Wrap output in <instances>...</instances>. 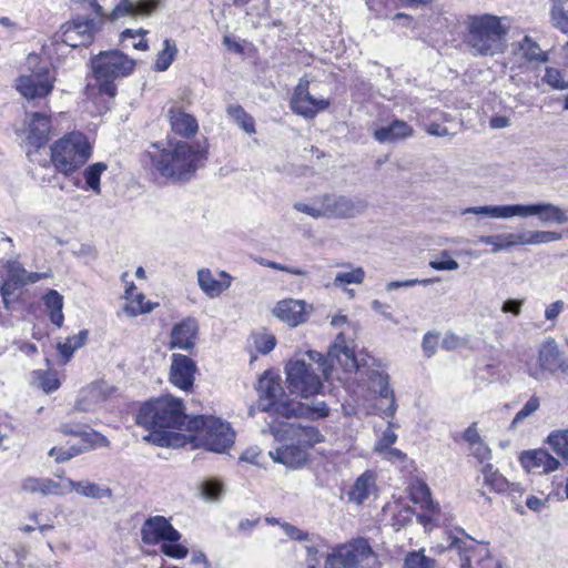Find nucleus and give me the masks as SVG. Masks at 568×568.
I'll return each instance as SVG.
<instances>
[{
	"instance_id": "obj_1",
	"label": "nucleus",
	"mask_w": 568,
	"mask_h": 568,
	"mask_svg": "<svg viewBox=\"0 0 568 568\" xmlns=\"http://www.w3.org/2000/svg\"><path fill=\"white\" fill-rule=\"evenodd\" d=\"M335 364L346 373L358 368V359L346 341V331L337 334L326 357L316 351H307L297 354L286 364V381L291 393L304 398L320 394L323 381L329 378Z\"/></svg>"
},
{
	"instance_id": "obj_2",
	"label": "nucleus",
	"mask_w": 568,
	"mask_h": 568,
	"mask_svg": "<svg viewBox=\"0 0 568 568\" xmlns=\"http://www.w3.org/2000/svg\"><path fill=\"white\" fill-rule=\"evenodd\" d=\"M235 434L230 424L213 416H194L189 419L185 433L166 432L151 436L153 444L166 447H183L187 443L214 453H225L234 444Z\"/></svg>"
},
{
	"instance_id": "obj_3",
	"label": "nucleus",
	"mask_w": 568,
	"mask_h": 568,
	"mask_svg": "<svg viewBox=\"0 0 568 568\" xmlns=\"http://www.w3.org/2000/svg\"><path fill=\"white\" fill-rule=\"evenodd\" d=\"M257 392L261 397L260 408L285 418L306 417L317 418L328 415V407L324 402L313 406H305L291 399L283 390L280 376L265 372L257 382Z\"/></svg>"
},
{
	"instance_id": "obj_4",
	"label": "nucleus",
	"mask_w": 568,
	"mask_h": 568,
	"mask_svg": "<svg viewBox=\"0 0 568 568\" xmlns=\"http://www.w3.org/2000/svg\"><path fill=\"white\" fill-rule=\"evenodd\" d=\"M270 432L280 442H291L288 445L270 450V457L275 463L293 469L301 467L307 460L306 447L316 443L318 437L314 427L288 422H272Z\"/></svg>"
},
{
	"instance_id": "obj_5",
	"label": "nucleus",
	"mask_w": 568,
	"mask_h": 568,
	"mask_svg": "<svg viewBox=\"0 0 568 568\" xmlns=\"http://www.w3.org/2000/svg\"><path fill=\"white\" fill-rule=\"evenodd\" d=\"M189 419L184 413L182 400L170 395L145 403L136 416L139 425L151 429L150 434L144 437L151 443H153L151 436L155 433H185Z\"/></svg>"
},
{
	"instance_id": "obj_6",
	"label": "nucleus",
	"mask_w": 568,
	"mask_h": 568,
	"mask_svg": "<svg viewBox=\"0 0 568 568\" xmlns=\"http://www.w3.org/2000/svg\"><path fill=\"white\" fill-rule=\"evenodd\" d=\"M146 154L162 176L175 181L189 179L195 172L200 160V152L182 141L164 149L154 144Z\"/></svg>"
},
{
	"instance_id": "obj_7",
	"label": "nucleus",
	"mask_w": 568,
	"mask_h": 568,
	"mask_svg": "<svg viewBox=\"0 0 568 568\" xmlns=\"http://www.w3.org/2000/svg\"><path fill=\"white\" fill-rule=\"evenodd\" d=\"M467 43L481 55H495L503 50V40L509 30L506 17L493 14L468 16Z\"/></svg>"
},
{
	"instance_id": "obj_8",
	"label": "nucleus",
	"mask_w": 568,
	"mask_h": 568,
	"mask_svg": "<svg viewBox=\"0 0 568 568\" xmlns=\"http://www.w3.org/2000/svg\"><path fill=\"white\" fill-rule=\"evenodd\" d=\"M141 538L145 545L161 544V552L172 559H184L189 555L187 547L180 542L182 535L163 516L148 518L141 527Z\"/></svg>"
},
{
	"instance_id": "obj_9",
	"label": "nucleus",
	"mask_w": 568,
	"mask_h": 568,
	"mask_svg": "<svg viewBox=\"0 0 568 568\" xmlns=\"http://www.w3.org/2000/svg\"><path fill=\"white\" fill-rule=\"evenodd\" d=\"M90 155L91 146L81 132H71L51 146V162L63 174L75 171Z\"/></svg>"
},
{
	"instance_id": "obj_10",
	"label": "nucleus",
	"mask_w": 568,
	"mask_h": 568,
	"mask_svg": "<svg viewBox=\"0 0 568 568\" xmlns=\"http://www.w3.org/2000/svg\"><path fill=\"white\" fill-rule=\"evenodd\" d=\"M134 65V60L118 50L101 52L92 61L94 75L101 83L100 90L109 95H114V79L130 74Z\"/></svg>"
},
{
	"instance_id": "obj_11",
	"label": "nucleus",
	"mask_w": 568,
	"mask_h": 568,
	"mask_svg": "<svg viewBox=\"0 0 568 568\" xmlns=\"http://www.w3.org/2000/svg\"><path fill=\"white\" fill-rule=\"evenodd\" d=\"M377 557L365 539L336 547L325 560V568H377Z\"/></svg>"
},
{
	"instance_id": "obj_12",
	"label": "nucleus",
	"mask_w": 568,
	"mask_h": 568,
	"mask_svg": "<svg viewBox=\"0 0 568 568\" xmlns=\"http://www.w3.org/2000/svg\"><path fill=\"white\" fill-rule=\"evenodd\" d=\"M103 18L89 19L75 18L64 23L55 34L57 40L71 48L88 45L92 42L94 34L101 29Z\"/></svg>"
},
{
	"instance_id": "obj_13",
	"label": "nucleus",
	"mask_w": 568,
	"mask_h": 568,
	"mask_svg": "<svg viewBox=\"0 0 568 568\" xmlns=\"http://www.w3.org/2000/svg\"><path fill=\"white\" fill-rule=\"evenodd\" d=\"M54 81V73L48 67L41 65L30 73L20 75L16 89L27 100L43 99L52 92Z\"/></svg>"
},
{
	"instance_id": "obj_14",
	"label": "nucleus",
	"mask_w": 568,
	"mask_h": 568,
	"mask_svg": "<svg viewBox=\"0 0 568 568\" xmlns=\"http://www.w3.org/2000/svg\"><path fill=\"white\" fill-rule=\"evenodd\" d=\"M328 106L329 100L315 95L307 77L301 78L291 100L293 112L306 119H313L318 112L326 110Z\"/></svg>"
},
{
	"instance_id": "obj_15",
	"label": "nucleus",
	"mask_w": 568,
	"mask_h": 568,
	"mask_svg": "<svg viewBox=\"0 0 568 568\" xmlns=\"http://www.w3.org/2000/svg\"><path fill=\"white\" fill-rule=\"evenodd\" d=\"M324 219H352L362 214L367 203L361 199L347 197L341 194L321 195Z\"/></svg>"
},
{
	"instance_id": "obj_16",
	"label": "nucleus",
	"mask_w": 568,
	"mask_h": 568,
	"mask_svg": "<svg viewBox=\"0 0 568 568\" xmlns=\"http://www.w3.org/2000/svg\"><path fill=\"white\" fill-rule=\"evenodd\" d=\"M538 364L539 368L531 369L529 375L536 379H540L545 371L556 372V371H568V364L564 361L561 352L558 348V344L554 338L546 339L538 353Z\"/></svg>"
},
{
	"instance_id": "obj_17",
	"label": "nucleus",
	"mask_w": 568,
	"mask_h": 568,
	"mask_svg": "<svg viewBox=\"0 0 568 568\" xmlns=\"http://www.w3.org/2000/svg\"><path fill=\"white\" fill-rule=\"evenodd\" d=\"M516 216H536L541 223L564 224L568 222L566 212L558 205L550 202L534 204H515Z\"/></svg>"
},
{
	"instance_id": "obj_18",
	"label": "nucleus",
	"mask_w": 568,
	"mask_h": 568,
	"mask_svg": "<svg viewBox=\"0 0 568 568\" xmlns=\"http://www.w3.org/2000/svg\"><path fill=\"white\" fill-rule=\"evenodd\" d=\"M51 119L41 112L27 113L23 123L26 141L33 148L40 149L49 141Z\"/></svg>"
},
{
	"instance_id": "obj_19",
	"label": "nucleus",
	"mask_w": 568,
	"mask_h": 568,
	"mask_svg": "<svg viewBox=\"0 0 568 568\" xmlns=\"http://www.w3.org/2000/svg\"><path fill=\"white\" fill-rule=\"evenodd\" d=\"M523 468L532 474H549L559 468L560 462L546 449L525 450L519 455Z\"/></svg>"
},
{
	"instance_id": "obj_20",
	"label": "nucleus",
	"mask_w": 568,
	"mask_h": 568,
	"mask_svg": "<svg viewBox=\"0 0 568 568\" xmlns=\"http://www.w3.org/2000/svg\"><path fill=\"white\" fill-rule=\"evenodd\" d=\"M195 371L196 365L190 357L182 354H173L169 379L180 389L189 390L193 386Z\"/></svg>"
},
{
	"instance_id": "obj_21",
	"label": "nucleus",
	"mask_w": 568,
	"mask_h": 568,
	"mask_svg": "<svg viewBox=\"0 0 568 568\" xmlns=\"http://www.w3.org/2000/svg\"><path fill=\"white\" fill-rule=\"evenodd\" d=\"M312 310L302 300H284L276 304L273 313L290 326H297L307 321Z\"/></svg>"
},
{
	"instance_id": "obj_22",
	"label": "nucleus",
	"mask_w": 568,
	"mask_h": 568,
	"mask_svg": "<svg viewBox=\"0 0 568 568\" xmlns=\"http://www.w3.org/2000/svg\"><path fill=\"white\" fill-rule=\"evenodd\" d=\"M199 326L194 318L187 317L175 324L170 334V348L190 351L195 346Z\"/></svg>"
},
{
	"instance_id": "obj_23",
	"label": "nucleus",
	"mask_w": 568,
	"mask_h": 568,
	"mask_svg": "<svg viewBox=\"0 0 568 568\" xmlns=\"http://www.w3.org/2000/svg\"><path fill=\"white\" fill-rule=\"evenodd\" d=\"M168 119L172 131L180 136L191 138L197 133L199 124L196 119L185 112L181 105H172L168 111Z\"/></svg>"
},
{
	"instance_id": "obj_24",
	"label": "nucleus",
	"mask_w": 568,
	"mask_h": 568,
	"mask_svg": "<svg viewBox=\"0 0 568 568\" xmlns=\"http://www.w3.org/2000/svg\"><path fill=\"white\" fill-rule=\"evenodd\" d=\"M160 4V0H121L113 9L111 19L116 20L122 17H148Z\"/></svg>"
},
{
	"instance_id": "obj_25",
	"label": "nucleus",
	"mask_w": 568,
	"mask_h": 568,
	"mask_svg": "<svg viewBox=\"0 0 568 568\" xmlns=\"http://www.w3.org/2000/svg\"><path fill=\"white\" fill-rule=\"evenodd\" d=\"M68 493H77L78 495L95 500L112 499L113 493L109 486L92 483L88 479L73 480L65 479L64 483Z\"/></svg>"
},
{
	"instance_id": "obj_26",
	"label": "nucleus",
	"mask_w": 568,
	"mask_h": 568,
	"mask_svg": "<svg viewBox=\"0 0 568 568\" xmlns=\"http://www.w3.org/2000/svg\"><path fill=\"white\" fill-rule=\"evenodd\" d=\"M376 474L372 470L364 471L348 491V499L356 505H362L371 496L376 495Z\"/></svg>"
},
{
	"instance_id": "obj_27",
	"label": "nucleus",
	"mask_w": 568,
	"mask_h": 568,
	"mask_svg": "<svg viewBox=\"0 0 568 568\" xmlns=\"http://www.w3.org/2000/svg\"><path fill=\"white\" fill-rule=\"evenodd\" d=\"M353 372L358 373L361 377L366 376L369 385L368 387L375 393L378 394L381 397L387 398L388 396L392 397L390 402V414H394L395 412V402L393 392L389 389V383H388V375L379 372L377 369H365L364 366H362L358 363V368L354 369Z\"/></svg>"
},
{
	"instance_id": "obj_28",
	"label": "nucleus",
	"mask_w": 568,
	"mask_h": 568,
	"mask_svg": "<svg viewBox=\"0 0 568 568\" xmlns=\"http://www.w3.org/2000/svg\"><path fill=\"white\" fill-rule=\"evenodd\" d=\"M21 490L24 493L36 494L40 493L47 495L62 496L67 494L64 484L55 481L50 478L28 477L21 483Z\"/></svg>"
},
{
	"instance_id": "obj_29",
	"label": "nucleus",
	"mask_w": 568,
	"mask_h": 568,
	"mask_svg": "<svg viewBox=\"0 0 568 568\" xmlns=\"http://www.w3.org/2000/svg\"><path fill=\"white\" fill-rule=\"evenodd\" d=\"M413 128L405 121L394 120L389 125L377 128L373 132L379 143H394L413 135Z\"/></svg>"
},
{
	"instance_id": "obj_30",
	"label": "nucleus",
	"mask_w": 568,
	"mask_h": 568,
	"mask_svg": "<svg viewBox=\"0 0 568 568\" xmlns=\"http://www.w3.org/2000/svg\"><path fill=\"white\" fill-rule=\"evenodd\" d=\"M221 276L224 280L217 281L209 268H201L197 272V284L209 297L214 298L231 286V276L225 272H221Z\"/></svg>"
},
{
	"instance_id": "obj_31",
	"label": "nucleus",
	"mask_w": 568,
	"mask_h": 568,
	"mask_svg": "<svg viewBox=\"0 0 568 568\" xmlns=\"http://www.w3.org/2000/svg\"><path fill=\"white\" fill-rule=\"evenodd\" d=\"M478 243L490 245L493 253L510 250L517 245H521V234L518 233H500L495 235H481L477 240Z\"/></svg>"
},
{
	"instance_id": "obj_32",
	"label": "nucleus",
	"mask_w": 568,
	"mask_h": 568,
	"mask_svg": "<svg viewBox=\"0 0 568 568\" xmlns=\"http://www.w3.org/2000/svg\"><path fill=\"white\" fill-rule=\"evenodd\" d=\"M460 214L484 215L490 219H511L516 216V210L515 204L469 206L462 210Z\"/></svg>"
},
{
	"instance_id": "obj_33",
	"label": "nucleus",
	"mask_w": 568,
	"mask_h": 568,
	"mask_svg": "<svg viewBox=\"0 0 568 568\" xmlns=\"http://www.w3.org/2000/svg\"><path fill=\"white\" fill-rule=\"evenodd\" d=\"M4 267L7 270L6 277L22 285L36 283L49 276L48 273H29L18 261L14 260L7 261Z\"/></svg>"
},
{
	"instance_id": "obj_34",
	"label": "nucleus",
	"mask_w": 568,
	"mask_h": 568,
	"mask_svg": "<svg viewBox=\"0 0 568 568\" xmlns=\"http://www.w3.org/2000/svg\"><path fill=\"white\" fill-rule=\"evenodd\" d=\"M133 284L125 290V298L128 302L123 308L124 312L132 317L151 312L154 305L145 301V296L142 293L133 294Z\"/></svg>"
},
{
	"instance_id": "obj_35",
	"label": "nucleus",
	"mask_w": 568,
	"mask_h": 568,
	"mask_svg": "<svg viewBox=\"0 0 568 568\" xmlns=\"http://www.w3.org/2000/svg\"><path fill=\"white\" fill-rule=\"evenodd\" d=\"M518 50L521 57L528 62L546 63L549 61L547 51L541 50L539 44L529 36H525L518 42Z\"/></svg>"
},
{
	"instance_id": "obj_36",
	"label": "nucleus",
	"mask_w": 568,
	"mask_h": 568,
	"mask_svg": "<svg viewBox=\"0 0 568 568\" xmlns=\"http://www.w3.org/2000/svg\"><path fill=\"white\" fill-rule=\"evenodd\" d=\"M549 6L551 26L568 34V0H549Z\"/></svg>"
},
{
	"instance_id": "obj_37",
	"label": "nucleus",
	"mask_w": 568,
	"mask_h": 568,
	"mask_svg": "<svg viewBox=\"0 0 568 568\" xmlns=\"http://www.w3.org/2000/svg\"><path fill=\"white\" fill-rule=\"evenodd\" d=\"M43 302L49 311V317L52 324L61 327L64 321L62 313L63 296L55 290H50L44 296Z\"/></svg>"
},
{
	"instance_id": "obj_38",
	"label": "nucleus",
	"mask_w": 568,
	"mask_h": 568,
	"mask_svg": "<svg viewBox=\"0 0 568 568\" xmlns=\"http://www.w3.org/2000/svg\"><path fill=\"white\" fill-rule=\"evenodd\" d=\"M410 495L414 503L420 504L428 513L433 515L439 514V504L433 500L432 491L425 483L413 485Z\"/></svg>"
},
{
	"instance_id": "obj_39",
	"label": "nucleus",
	"mask_w": 568,
	"mask_h": 568,
	"mask_svg": "<svg viewBox=\"0 0 568 568\" xmlns=\"http://www.w3.org/2000/svg\"><path fill=\"white\" fill-rule=\"evenodd\" d=\"M541 83L551 90L565 91L568 90V75L564 70L556 67H546L541 77Z\"/></svg>"
},
{
	"instance_id": "obj_40",
	"label": "nucleus",
	"mask_w": 568,
	"mask_h": 568,
	"mask_svg": "<svg viewBox=\"0 0 568 568\" xmlns=\"http://www.w3.org/2000/svg\"><path fill=\"white\" fill-rule=\"evenodd\" d=\"M88 331H80L77 335L68 337L63 343L58 344V351L63 357V363H67L72 357L74 351L82 347L88 339Z\"/></svg>"
},
{
	"instance_id": "obj_41",
	"label": "nucleus",
	"mask_w": 568,
	"mask_h": 568,
	"mask_svg": "<svg viewBox=\"0 0 568 568\" xmlns=\"http://www.w3.org/2000/svg\"><path fill=\"white\" fill-rule=\"evenodd\" d=\"M521 234V245H539L557 242L562 239L561 233L555 231H531Z\"/></svg>"
},
{
	"instance_id": "obj_42",
	"label": "nucleus",
	"mask_w": 568,
	"mask_h": 568,
	"mask_svg": "<svg viewBox=\"0 0 568 568\" xmlns=\"http://www.w3.org/2000/svg\"><path fill=\"white\" fill-rule=\"evenodd\" d=\"M481 473L484 484L488 486L491 490L503 493L507 489V479L501 474H499L497 469H494L491 464H486L483 467Z\"/></svg>"
},
{
	"instance_id": "obj_43",
	"label": "nucleus",
	"mask_w": 568,
	"mask_h": 568,
	"mask_svg": "<svg viewBox=\"0 0 568 568\" xmlns=\"http://www.w3.org/2000/svg\"><path fill=\"white\" fill-rule=\"evenodd\" d=\"M226 113L246 133L252 134L255 132L253 118L247 114L240 104L229 105Z\"/></svg>"
},
{
	"instance_id": "obj_44",
	"label": "nucleus",
	"mask_w": 568,
	"mask_h": 568,
	"mask_svg": "<svg viewBox=\"0 0 568 568\" xmlns=\"http://www.w3.org/2000/svg\"><path fill=\"white\" fill-rule=\"evenodd\" d=\"M101 404L97 393L91 385L82 388L74 404V409L79 412L94 410Z\"/></svg>"
},
{
	"instance_id": "obj_45",
	"label": "nucleus",
	"mask_w": 568,
	"mask_h": 568,
	"mask_svg": "<svg viewBox=\"0 0 568 568\" xmlns=\"http://www.w3.org/2000/svg\"><path fill=\"white\" fill-rule=\"evenodd\" d=\"M163 44L164 47L158 53L154 63V69L160 72L169 69L178 53V48L172 40L165 39Z\"/></svg>"
},
{
	"instance_id": "obj_46",
	"label": "nucleus",
	"mask_w": 568,
	"mask_h": 568,
	"mask_svg": "<svg viewBox=\"0 0 568 568\" xmlns=\"http://www.w3.org/2000/svg\"><path fill=\"white\" fill-rule=\"evenodd\" d=\"M547 443L557 455L564 459H568V429L551 432L547 437Z\"/></svg>"
},
{
	"instance_id": "obj_47",
	"label": "nucleus",
	"mask_w": 568,
	"mask_h": 568,
	"mask_svg": "<svg viewBox=\"0 0 568 568\" xmlns=\"http://www.w3.org/2000/svg\"><path fill=\"white\" fill-rule=\"evenodd\" d=\"M145 30L126 29L121 33V42L125 48L132 47L136 50L145 51L149 45L144 39Z\"/></svg>"
},
{
	"instance_id": "obj_48",
	"label": "nucleus",
	"mask_w": 568,
	"mask_h": 568,
	"mask_svg": "<svg viewBox=\"0 0 568 568\" xmlns=\"http://www.w3.org/2000/svg\"><path fill=\"white\" fill-rule=\"evenodd\" d=\"M365 278V271L363 267H354L347 272H338L334 278V286L343 287L348 284H362Z\"/></svg>"
},
{
	"instance_id": "obj_49",
	"label": "nucleus",
	"mask_w": 568,
	"mask_h": 568,
	"mask_svg": "<svg viewBox=\"0 0 568 568\" xmlns=\"http://www.w3.org/2000/svg\"><path fill=\"white\" fill-rule=\"evenodd\" d=\"M33 382L45 393H52L60 387V381L53 372H34Z\"/></svg>"
},
{
	"instance_id": "obj_50",
	"label": "nucleus",
	"mask_w": 568,
	"mask_h": 568,
	"mask_svg": "<svg viewBox=\"0 0 568 568\" xmlns=\"http://www.w3.org/2000/svg\"><path fill=\"white\" fill-rule=\"evenodd\" d=\"M106 170V164L102 162L94 163L84 170V179L88 186L97 194H100V178L101 174Z\"/></svg>"
},
{
	"instance_id": "obj_51",
	"label": "nucleus",
	"mask_w": 568,
	"mask_h": 568,
	"mask_svg": "<svg viewBox=\"0 0 568 568\" xmlns=\"http://www.w3.org/2000/svg\"><path fill=\"white\" fill-rule=\"evenodd\" d=\"M253 346L256 348V351L261 354H267L270 353L276 344L275 336L266 331H261L253 333L251 336Z\"/></svg>"
},
{
	"instance_id": "obj_52",
	"label": "nucleus",
	"mask_w": 568,
	"mask_h": 568,
	"mask_svg": "<svg viewBox=\"0 0 568 568\" xmlns=\"http://www.w3.org/2000/svg\"><path fill=\"white\" fill-rule=\"evenodd\" d=\"M91 448V445L71 446L68 449L53 447L49 450V456L53 457L57 463H65L82 452Z\"/></svg>"
},
{
	"instance_id": "obj_53",
	"label": "nucleus",
	"mask_w": 568,
	"mask_h": 568,
	"mask_svg": "<svg viewBox=\"0 0 568 568\" xmlns=\"http://www.w3.org/2000/svg\"><path fill=\"white\" fill-rule=\"evenodd\" d=\"M293 207L313 219H324L321 196L314 197L310 203L297 202Z\"/></svg>"
},
{
	"instance_id": "obj_54",
	"label": "nucleus",
	"mask_w": 568,
	"mask_h": 568,
	"mask_svg": "<svg viewBox=\"0 0 568 568\" xmlns=\"http://www.w3.org/2000/svg\"><path fill=\"white\" fill-rule=\"evenodd\" d=\"M201 493L206 500H219L223 494V484L214 478L205 479L201 484Z\"/></svg>"
},
{
	"instance_id": "obj_55",
	"label": "nucleus",
	"mask_w": 568,
	"mask_h": 568,
	"mask_svg": "<svg viewBox=\"0 0 568 568\" xmlns=\"http://www.w3.org/2000/svg\"><path fill=\"white\" fill-rule=\"evenodd\" d=\"M404 568H435V560L426 557L422 551H414L406 556Z\"/></svg>"
},
{
	"instance_id": "obj_56",
	"label": "nucleus",
	"mask_w": 568,
	"mask_h": 568,
	"mask_svg": "<svg viewBox=\"0 0 568 568\" xmlns=\"http://www.w3.org/2000/svg\"><path fill=\"white\" fill-rule=\"evenodd\" d=\"M429 266L436 271H456L459 264L456 260L452 258L447 251L440 253V260H433Z\"/></svg>"
},
{
	"instance_id": "obj_57",
	"label": "nucleus",
	"mask_w": 568,
	"mask_h": 568,
	"mask_svg": "<svg viewBox=\"0 0 568 568\" xmlns=\"http://www.w3.org/2000/svg\"><path fill=\"white\" fill-rule=\"evenodd\" d=\"M59 430L63 435H72L75 437H80L84 442L83 445H87V444L91 445V443L88 439V437L90 436V433L87 430V427L82 424L65 423L60 426Z\"/></svg>"
},
{
	"instance_id": "obj_58",
	"label": "nucleus",
	"mask_w": 568,
	"mask_h": 568,
	"mask_svg": "<svg viewBox=\"0 0 568 568\" xmlns=\"http://www.w3.org/2000/svg\"><path fill=\"white\" fill-rule=\"evenodd\" d=\"M540 406V402L537 397L529 398L526 404L523 406V408L516 414V416L513 419L511 426L517 425L525 418L532 415Z\"/></svg>"
},
{
	"instance_id": "obj_59",
	"label": "nucleus",
	"mask_w": 568,
	"mask_h": 568,
	"mask_svg": "<svg viewBox=\"0 0 568 568\" xmlns=\"http://www.w3.org/2000/svg\"><path fill=\"white\" fill-rule=\"evenodd\" d=\"M101 403L105 402L116 393V387L105 381H98L90 384Z\"/></svg>"
},
{
	"instance_id": "obj_60",
	"label": "nucleus",
	"mask_w": 568,
	"mask_h": 568,
	"mask_svg": "<svg viewBox=\"0 0 568 568\" xmlns=\"http://www.w3.org/2000/svg\"><path fill=\"white\" fill-rule=\"evenodd\" d=\"M396 439H397V435L393 430L387 428L386 430L383 432L382 437L375 444L374 452L382 454V453L386 452L387 449L393 448L392 445L396 442Z\"/></svg>"
},
{
	"instance_id": "obj_61",
	"label": "nucleus",
	"mask_w": 568,
	"mask_h": 568,
	"mask_svg": "<svg viewBox=\"0 0 568 568\" xmlns=\"http://www.w3.org/2000/svg\"><path fill=\"white\" fill-rule=\"evenodd\" d=\"M255 261L260 265H263V266H266V267H271V268H274V270H278V271H283V272H287V273L293 274V275H297V276H305L306 275V272L301 270V268L287 267L286 265H283V264H280V263H276V262L263 258V257H257V258H255Z\"/></svg>"
},
{
	"instance_id": "obj_62",
	"label": "nucleus",
	"mask_w": 568,
	"mask_h": 568,
	"mask_svg": "<svg viewBox=\"0 0 568 568\" xmlns=\"http://www.w3.org/2000/svg\"><path fill=\"white\" fill-rule=\"evenodd\" d=\"M19 286H22V284L16 283L14 281L7 277L3 280L0 294L2 296V302L6 308L10 307L11 296L14 294Z\"/></svg>"
},
{
	"instance_id": "obj_63",
	"label": "nucleus",
	"mask_w": 568,
	"mask_h": 568,
	"mask_svg": "<svg viewBox=\"0 0 568 568\" xmlns=\"http://www.w3.org/2000/svg\"><path fill=\"white\" fill-rule=\"evenodd\" d=\"M242 462H247L256 466H263L264 465V456L262 455V452L257 447H250L247 448L240 457Z\"/></svg>"
},
{
	"instance_id": "obj_64",
	"label": "nucleus",
	"mask_w": 568,
	"mask_h": 568,
	"mask_svg": "<svg viewBox=\"0 0 568 568\" xmlns=\"http://www.w3.org/2000/svg\"><path fill=\"white\" fill-rule=\"evenodd\" d=\"M469 449H470L471 455L475 458H477L479 463H484V462L488 460L491 456V450L483 440L470 445Z\"/></svg>"
}]
</instances>
